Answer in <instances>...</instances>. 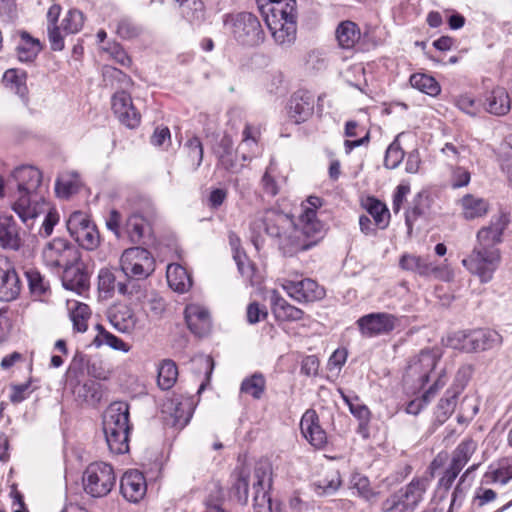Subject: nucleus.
Wrapping results in <instances>:
<instances>
[{"mask_svg": "<svg viewBox=\"0 0 512 512\" xmlns=\"http://www.w3.org/2000/svg\"><path fill=\"white\" fill-rule=\"evenodd\" d=\"M17 184V192H43L42 173L33 166L23 165L11 174Z\"/></svg>", "mask_w": 512, "mask_h": 512, "instance_id": "5701e85b", "label": "nucleus"}, {"mask_svg": "<svg viewBox=\"0 0 512 512\" xmlns=\"http://www.w3.org/2000/svg\"><path fill=\"white\" fill-rule=\"evenodd\" d=\"M77 177H69L68 175H61L55 184V192L58 197L67 199L78 191Z\"/></svg>", "mask_w": 512, "mask_h": 512, "instance_id": "6e6d98bb", "label": "nucleus"}, {"mask_svg": "<svg viewBox=\"0 0 512 512\" xmlns=\"http://www.w3.org/2000/svg\"><path fill=\"white\" fill-rule=\"evenodd\" d=\"M155 258L145 248L131 247L125 249L120 257V268L128 280L148 278L155 271Z\"/></svg>", "mask_w": 512, "mask_h": 512, "instance_id": "0eeeda50", "label": "nucleus"}, {"mask_svg": "<svg viewBox=\"0 0 512 512\" xmlns=\"http://www.w3.org/2000/svg\"><path fill=\"white\" fill-rule=\"evenodd\" d=\"M45 265L52 269H61L81 259L78 248L65 238L56 237L47 242L42 249Z\"/></svg>", "mask_w": 512, "mask_h": 512, "instance_id": "9b49d317", "label": "nucleus"}, {"mask_svg": "<svg viewBox=\"0 0 512 512\" xmlns=\"http://www.w3.org/2000/svg\"><path fill=\"white\" fill-rule=\"evenodd\" d=\"M116 483L113 467L105 462H93L83 474L84 491L92 497L101 498L108 495Z\"/></svg>", "mask_w": 512, "mask_h": 512, "instance_id": "6e6552de", "label": "nucleus"}, {"mask_svg": "<svg viewBox=\"0 0 512 512\" xmlns=\"http://www.w3.org/2000/svg\"><path fill=\"white\" fill-rule=\"evenodd\" d=\"M472 373L473 369L470 365H463L459 367L454 376L453 383L448 388V390L455 392L457 395H460L470 381Z\"/></svg>", "mask_w": 512, "mask_h": 512, "instance_id": "13d9d810", "label": "nucleus"}, {"mask_svg": "<svg viewBox=\"0 0 512 512\" xmlns=\"http://www.w3.org/2000/svg\"><path fill=\"white\" fill-rule=\"evenodd\" d=\"M21 291V281L14 268L0 278V300L12 301Z\"/></svg>", "mask_w": 512, "mask_h": 512, "instance_id": "c9c22d12", "label": "nucleus"}, {"mask_svg": "<svg viewBox=\"0 0 512 512\" xmlns=\"http://www.w3.org/2000/svg\"><path fill=\"white\" fill-rule=\"evenodd\" d=\"M96 329L98 331V334L93 340V344L96 347H100L102 345H107L110 348L121 351L124 353H127L130 351V345L124 342L119 337L115 336L114 334L110 333L109 331L105 330V328L102 325H97Z\"/></svg>", "mask_w": 512, "mask_h": 512, "instance_id": "79ce46f5", "label": "nucleus"}, {"mask_svg": "<svg viewBox=\"0 0 512 512\" xmlns=\"http://www.w3.org/2000/svg\"><path fill=\"white\" fill-rule=\"evenodd\" d=\"M270 304L274 316L280 321L296 322L305 315L302 309L287 302L276 290L270 294Z\"/></svg>", "mask_w": 512, "mask_h": 512, "instance_id": "bb28decb", "label": "nucleus"}, {"mask_svg": "<svg viewBox=\"0 0 512 512\" xmlns=\"http://www.w3.org/2000/svg\"><path fill=\"white\" fill-rule=\"evenodd\" d=\"M67 229L74 240L86 250H94L100 244V234L89 215L82 211L73 212L67 220Z\"/></svg>", "mask_w": 512, "mask_h": 512, "instance_id": "f8f14e48", "label": "nucleus"}, {"mask_svg": "<svg viewBox=\"0 0 512 512\" xmlns=\"http://www.w3.org/2000/svg\"><path fill=\"white\" fill-rule=\"evenodd\" d=\"M259 132L257 129L251 127L250 125H246L242 136V142L238 146L237 153L241 154V157L244 161L251 159L257 152V136Z\"/></svg>", "mask_w": 512, "mask_h": 512, "instance_id": "c03bdc74", "label": "nucleus"}, {"mask_svg": "<svg viewBox=\"0 0 512 512\" xmlns=\"http://www.w3.org/2000/svg\"><path fill=\"white\" fill-rule=\"evenodd\" d=\"M167 282L176 292H187L192 286V280L184 267L179 264H170L166 272Z\"/></svg>", "mask_w": 512, "mask_h": 512, "instance_id": "7c9ffc66", "label": "nucleus"}, {"mask_svg": "<svg viewBox=\"0 0 512 512\" xmlns=\"http://www.w3.org/2000/svg\"><path fill=\"white\" fill-rule=\"evenodd\" d=\"M184 314L187 326L195 336L204 337L210 333L212 322L206 307L192 303L186 306Z\"/></svg>", "mask_w": 512, "mask_h": 512, "instance_id": "aec40b11", "label": "nucleus"}, {"mask_svg": "<svg viewBox=\"0 0 512 512\" xmlns=\"http://www.w3.org/2000/svg\"><path fill=\"white\" fill-rule=\"evenodd\" d=\"M274 172L273 164L271 163L266 169L261 179V186L263 191L270 196H276L279 193V185L272 176Z\"/></svg>", "mask_w": 512, "mask_h": 512, "instance_id": "69168bd1", "label": "nucleus"}, {"mask_svg": "<svg viewBox=\"0 0 512 512\" xmlns=\"http://www.w3.org/2000/svg\"><path fill=\"white\" fill-rule=\"evenodd\" d=\"M44 214H46V216L42 222L39 233L43 237H48L52 234L54 226L59 221V214L55 209H52L50 206Z\"/></svg>", "mask_w": 512, "mask_h": 512, "instance_id": "338daca9", "label": "nucleus"}, {"mask_svg": "<svg viewBox=\"0 0 512 512\" xmlns=\"http://www.w3.org/2000/svg\"><path fill=\"white\" fill-rule=\"evenodd\" d=\"M26 79V72L18 69H9L4 73L2 81L7 88L22 99H25L28 93Z\"/></svg>", "mask_w": 512, "mask_h": 512, "instance_id": "e433bc0d", "label": "nucleus"}, {"mask_svg": "<svg viewBox=\"0 0 512 512\" xmlns=\"http://www.w3.org/2000/svg\"><path fill=\"white\" fill-rule=\"evenodd\" d=\"M470 172L460 166L455 167L451 174V187L458 189L467 186L470 183Z\"/></svg>", "mask_w": 512, "mask_h": 512, "instance_id": "774afa93", "label": "nucleus"}, {"mask_svg": "<svg viewBox=\"0 0 512 512\" xmlns=\"http://www.w3.org/2000/svg\"><path fill=\"white\" fill-rule=\"evenodd\" d=\"M116 32L123 39H132L140 34L141 29L130 19L123 18L118 21Z\"/></svg>", "mask_w": 512, "mask_h": 512, "instance_id": "0e129e2a", "label": "nucleus"}, {"mask_svg": "<svg viewBox=\"0 0 512 512\" xmlns=\"http://www.w3.org/2000/svg\"><path fill=\"white\" fill-rule=\"evenodd\" d=\"M357 325L362 336L372 338L392 332L399 325V318L385 312L370 313L360 317Z\"/></svg>", "mask_w": 512, "mask_h": 512, "instance_id": "4468645a", "label": "nucleus"}, {"mask_svg": "<svg viewBox=\"0 0 512 512\" xmlns=\"http://www.w3.org/2000/svg\"><path fill=\"white\" fill-rule=\"evenodd\" d=\"M150 230L148 221L140 214L134 213L126 221L125 231L132 243H138Z\"/></svg>", "mask_w": 512, "mask_h": 512, "instance_id": "58836bf2", "label": "nucleus"}, {"mask_svg": "<svg viewBox=\"0 0 512 512\" xmlns=\"http://www.w3.org/2000/svg\"><path fill=\"white\" fill-rule=\"evenodd\" d=\"M351 485L357 491V494L367 501L372 500L376 496L366 476L354 474L351 478Z\"/></svg>", "mask_w": 512, "mask_h": 512, "instance_id": "052dcab7", "label": "nucleus"}, {"mask_svg": "<svg viewBox=\"0 0 512 512\" xmlns=\"http://www.w3.org/2000/svg\"><path fill=\"white\" fill-rule=\"evenodd\" d=\"M42 46L38 39L31 37L27 32L20 34V42L17 45V56L21 62H32L39 52Z\"/></svg>", "mask_w": 512, "mask_h": 512, "instance_id": "f704fd0d", "label": "nucleus"}, {"mask_svg": "<svg viewBox=\"0 0 512 512\" xmlns=\"http://www.w3.org/2000/svg\"><path fill=\"white\" fill-rule=\"evenodd\" d=\"M178 369L172 360H164L158 368L157 382L161 389L168 390L176 382Z\"/></svg>", "mask_w": 512, "mask_h": 512, "instance_id": "09e8293b", "label": "nucleus"}, {"mask_svg": "<svg viewBox=\"0 0 512 512\" xmlns=\"http://www.w3.org/2000/svg\"><path fill=\"white\" fill-rule=\"evenodd\" d=\"M29 288L34 295H44L49 288V284L44 277L36 269H28L25 271Z\"/></svg>", "mask_w": 512, "mask_h": 512, "instance_id": "bf43d9fd", "label": "nucleus"}, {"mask_svg": "<svg viewBox=\"0 0 512 512\" xmlns=\"http://www.w3.org/2000/svg\"><path fill=\"white\" fill-rule=\"evenodd\" d=\"M458 340H463L461 345H453L454 348L466 352L484 351L498 347L502 343V336L495 330L480 329L468 334L458 333Z\"/></svg>", "mask_w": 512, "mask_h": 512, "instance_id": "2eb2a0df", "label": "nucleus"}, {"mask_svg": "<svg viewBox=\"0 0 512 512\" xmlns=\"http://www.w3.org/2000/svg\"><path fill=\"white\" fill-rule=\"evenodd\" d=\"M484 478L488 484L505 485L512 479V465L507 460L500 461L497 466L490 465Z\"/></svg>", "mask_w": 512, "mask_h": 512, "instance_id": "37998d69", "label": "nucleus"}, {"mask_svg": "<svg viewBox=\"0 0 512 512\" xmlns=\"http://www.w3.org/2000/svg\"><path fill=\"white\" fill-rule=\"evenodd\" d=\"M468 148L458 139L453 142H447L441 149L442 154L451 162H458Z\"/></svg>", "mask_w": 512, "mask_h": 512, "instance_id": "e2e57ef3", "label": "nucleus"}, {"mask_svg": "<svg viewBox=\"0 0 512 512\" xmlns=\"http://www.w3.org/2000/svg\"><path fill=\"white\" fill-rule=\"evenodd\" d=\"M137 284L133 281H116V276L109 269H101L98 275V288L106 294L117 292L122 296L131 297L134 294Z\"/></svg>", "mask_w": 512, "mask_h": 512, "instance_id": "a878e982", "label": "nucleus"}, {"mask_svg": "<svg viewBox=\"0 0 512 512\" xmlns=\"http://www.w3.org/2000/svg\"><path fill=\"white\" fill-rule=\"evenodd\" d=\"M341 484L340 475L332 471L324 479L314 482V490L318 495H331L338 490Z\"/></svg>", "mask_w": 512, "mask_h": 512, "instance_id": "603ef678", "label": "nucleus"}, {"mask_svg": "<svg viewBox=\"0 0 512 512\" xmlns=\"http://www.w3.org/2000/svg\"><path fill=\"white\" fill-rule=\"evenodd\" d=\"M510 223L509 214L499 211L493 215L489 225L479 229L476 244L471 253L462 260V265L481 283H489L500 267L502 254L499 245Z\"/></svg>", "mask_w": 512, "mask_h": 512, "instance_id": "f257e3e1", "label": "nucleus"}, {"mask_svg": "<svg viewBox=\"0 0 512 512\" xmlns=\"http://www.w3.org/2000/svg\"><path fill=\"white\" fill-rule=\"evenodd\" d=\"M432 385L423 393L426 402H430L438 392L446 385L448 376L445 369L441 368L432 376Z\"/></svg>", "mask_w": 512, "mask_h": 512, "instance_id": "680f3d73", "label": "nucleus"}, {"mask_svg": "<svg viewBox=\"0 0 512 512\" xmlns=\"http://www.w3.org/2000/svg\"><path fill=\"white\" fill-rule=\"evenodd\" d=\"M322 205V200L316 196H310L307 204L302 206V213L299 216L301 233L315 243L322 236L323 224L317 219L316 210Z\"/></svg>", "mask_w": 512, "mask_h": 512, "instance_id": "f3484780", "label": "nucleus"}, {"mask_svg": "<svg viewBox=\"0 0 512 512\" xmlns=\"http://www.w3.org/2000/svg\"><path fill=\"white\" fill-rule=\"evenodd\" d=\"M279 284L287 295L298 303H311L324 298L325 290L315 280L290 273Z\"/></svg>", "mask_w": 512, "mask_h": 512, "instance_id": "1a4fd4ad", "label": "nucleus"}, {"mask_svg": "<svg viewBox=\"0 0 512 512\" xmlns=\"http://www.w3.org/2000/svg\"><path fill=\"white\" fill-rule=\"evenodd\" d=\"M112 110L126 127L133 129L139 125L141 116L133 106L131 96L125 91H119L113 95Z\"/></svg>", "mask_w": 512, "mask_h": 512, "instance_id": "6ab92c4d", "label": "nucleus"}, {"mask_svg": "<svg viewBox=\"0 0 512 512\" xmlns=\"http://www.w3.org/2000/svg\"><path fill=\"white\" fill-rule=\"evenodd\" d=\"M84 24V15L81 11L69 10L61 22V29L66 34L78 33Z\"/></svg>", "mask_w": 512, "mask_h": 512, "instance_id": "5fc2aeb1", "label": "nucleus"}, {"mask_svg": "<svg viewBox=\"0 0 512 512\" xmlns=\"http://www.w3.org/2000/svg\"><path fill=\"white\" fill-rule=\"evenodd\" d=\"M120 491L127 501L139 502L147 491L144 475L138 470L125 472L120 481Z\"/></svg>", "mask_w": 512, "mask_h": 512, "instance_id": "412c9836", "label": "nucleus"}, {"mask_svg": "<svg viewBox=\"0 0 512 512\" xmlns=\"http://www.w3.org/2000/svg\"><path fill=\"white\" fill-rule=\"evenodd\" d=\"M409 82L413 88L432 97L438 96L441 92V87L437 80L424 73L412 74Z\"/></svg>", "mask_w": 512, "mask_h": 512, "instance_id": "ea45409f", "label": "nucleus"}, {"mask_svg": "<svg viewBox=\"0 0 512 512\" xmlns=\"http://www.w3.org/2000/svg\"><path fill=\"white\" fill-rule=\"evenodd\" d=\"M251 240L257 250L264 242V235L276 239L284 254L292 255L315 245L301 233L299 223L292 217L276 209H266L255 213L250 223Z\"/></svg>", "mask_w": 512, "mask_h": 512, "instance_id": "f03ea898", "label": "nucleus"}, {"mask_svg": "<svg viewBox=\"0 0 512 512\" xmlns=\"http://www.w3.org/2000/svg\"><path fill=\"white\" fill-rule=\"evenodd\" d=\"M91 311L88 305L75 302V307L71 309L70 317L73 322V328L77 332H85L88 328L87 322Z\"/></svg>", "mask_w": 512, "mask_h": 512, "instance_id": "3c124183", "label": "nucleus"}, {"mask_svg": "<svg viewBox=\"0 0 512 512\" xmlns=\"http://www.w3.org/2000/svg\"><path fill=\"white\" fill-rule=\"evenodd\" d=\"M398 135L394 141L388 146L385 157H384V165L388 169L397 168L404 159L405 152L400 146Z\"/></svg>", "mask_w": 512, "mask_h": 512, "instance_id": "864d4df0", "label": "nucleus"}, {"mask_svg": "<svg viewBox=\"0 0 512 512\" xmlns=\"http://www.w3.org/2000/svg\"><path fill=\"white\" fill-rule=\"evenodd\" d=\"M18 226L12 216H0V246L4 249L18 250L21 247Z\"/></svg>", "mask_w": 512, "mask_h": 512, "instance_id": "c756f323", "label": "nucleus"}, {"mask_svg": "<svg viewBox=\"0 0 512 512\" xmlns=\"http://www.w3.org/2000/svg\"><path fill=\"white\" fill-rule=\"evenodd\" d=\"M103 432L111 453L129 451V405L126 402L111 403L103 415Z\"/></svg>", "mask_w": 512, "mask_h": 512, "instance_id": "39448f33", "label": "nucleus"}, {"mask_svg": "<svg viewBox=\"0 0 512 512\" xmlns=\"http://www.w3.org/2000/svg\"><path fill=\"white\" fill-rule=\"evenodd\" d=\"M257 2L274 41L281 46L293 44L297 34L296 0H257Z\"/></svg>", "mask_w": 512, "mask_h": 512, "instance_id": "20e7f679", "label": "nucleus"}, {"mask_svg": "<svg viewBox=\"0 0 512 512\" xmlns=\"http://www.w3.org/2000/svg\"><path fill=\"white\" fill-rule=\"evenodd\" d=\"M477 449V443L472 438L464 439L454 450L450 465L456 470H462Z\"/></svg>", "mask_w": 512, "mask_h": 512, "instance_id": "a19ab883", "label": "nucleus"}, {"mask_svg": "<svg viewBox=\"0 0 512 512\" xmlns=\"http://www.w3.org/2000/svg\"><path fill=\"white\" fill-rule=\"evenodd\" d=\"M266 381L262 374L255 373L245 378L240 387L241 393L252 396L254 399H260L265 391Z\"/></svg>", "mask_w": 512, "mask_h": 512, "instance_id": "8fccbe9b", "label": "nucleus"}, {"mask_svg": "<svg viewBox=\"0 0 512 512\" xmlns=\"http://www.w3.org/2000/svg\"><path fill=\"white\" fill-rule=\"evenodd\" d=\"M441 358L439 349L422 350L409 364V373L417 376L422 386L431 381Z\"/></svg>", "mask_w": 512, "mask_h": 512, "instance_id": "dca6fc26", "label": "nucleus"}, {"mask_svg": "<svg viewBox=\"0 0 512 512\" xmlns=\"http://www.w3.org/2000/svg\"><path fill=\"white\" fill-rule=\"evenodd\" d=\"M361 32L357 24L352 21L341 22L336 29V39L344 49H350L360 40Z\"/></svg>", "mask_w": 512, "mask_h": 512, "instance_id": "72a5a7b5", "label": "nucleus"}, {"mask_svg": "<svg viewBox=\"0 0 512 512\" xmlns=\"http://www.w3.org/2000/svg\"><path fill=\"white\" fill-rule=\"evenodd\" d=\"M12 210L28 227H32L36 218L49 209L44 192H17L11 205Z\"/></svg>", "mask_w": 512, "mask_h": 512, "instance_id": "ddd939ff", "label": "nucleus"}, {"mask_svg": "<svg viewBox=\"0 0 512 512\" xmlns=\"http://www.w3.org/2000/svg\"><path fill=\"white\" fill-rule=\"evenodd\" d=\"M314 112V97L306 92L295 93L288 104L289 119L300 124L307 121Z\"/></svg>", "mask_w": 512, "mask_h": 512, "instance_id": "b1692460", "label": "nucleus"}, {"mask_svg": "<svg viewBox=\"0 0 512 512\" xmlns=\"http://www.w3.org/2000/svg\"><path fill=\"white\" fill-rule=\"evenodd\" d=\"M339 393L344 402L349 407L351 414L360 421V428L366 426L370 420L371 415L369 408L366 405L360 403L357 396L350 397L345 394L342 389H339Z\"/></svg>", "mask_w": 512, "mask_h": 512, "instance_id": "49530a36", "label": "nucleus"}, {"mask_svg": "<svg viewBox=\"0 0 512 512\" xmlns=\"http://www.w3.org/2000/svg\"><path fill=\"white\" fill-rule=\"evenodd\" d=\"M403 270L416 273L423 277L432 275L433 263L427 257L414 254H403L399 260Z\"/></svg>", "mask_w": 512, "mask_h": 512, "instance_id": "2f4dec72", "label": "nucleus"}, {"mask_svg": "<svg viewBox=\"0 0 512 512\" xmlns=\"http://www.w3.org/2000/svg\"><path fill=\"white\" fill-rule=\"evenodd\" d=\"M187 150V158L193 170H196L203 160V147L201 141L197 137H192L185 144Z\"/></svg>", "mask_w": 512, "mask_h": 512, "instance_id": "4d7b16f0", "label": "nucleus"}, {"mask_svg": "<svg viewBox=\"0 0 512 512\" xmlns=\"http://www.w3.org/2000/svg\"><path fill=\"white\" fill-rule=\"evenodd\" d=\"M223 23L226 31L242 45L256 46L264 40V31L260 21L252 13L241 12L225 15Z\"/></svg>", "mask_w": 512, "mask_h": 512, "instance_id": "423d86ee", "label": "nucleus"}, {"mask_svg": "<svg viewBox=\"0 0 512 512\" xmlns=\"http://www.w3.org/2000/svg\"><path fill=\"white\" fill-rule=\"evenodd\" d=\"M235 477L232 490L240 503H247L251 485L255 512H281L279 506L274 505L268 496L272 483V465L267 459L257 461L253 471L246 465L241 466L236 471Z\"/></svg>", "mask_w": 512, "mask_h": 512, "instance_id": "7ed1b4c3", "label": "nucleus"}, {"mask_svg": "<svg viewBox=\"0 0 512 512\" xmlns=\"http://www.w3.org/2000/svg\"><path fill=\"white\" fill-rule=\"evenodd\" d=\"M487 111L498 116L505 115L511 108V102L507 91L497 87L486 98Z\"/></svg>", "mask_w": 512, "mask_h": 512, "instance_id": "473e14b6", "label": "nucleus"}, {"mask_svg": "<svg viewBox=\"0 0 512 512\" xmlns=\"http://www.w3.org/2000/svg\"><path fill=\"white\" fill-rule=\"evenodd\" d=\"M111 325L121 333H133L136 329L142 328V323L132 308L126 305H119L111 312Z\"/></svg>", "mask_w": 512, "mask_h": 512, "instance_id": "393cba45", "label": "nucleus"}, {"mask_svg": "<svg viewBox=\"0 0 512 512\" xmlns=\"http://www.w3.org/2000/svg\"><path fill=\"white\" fill-rule=\"evenodd\" d=\"M458 205L461 208L462 216L466 220L484 217L490 209L488 200L473 194L464 195L458 200Z\"/></svg>", "mask_w": 512, "mask_h": 512, "instance_id": "c85d7f7f", "label": "nucleus"}, {"mask_svg": "<svg viewBox=\"0 0 512 512\" xmlns=\"http://www.w3.org/2000/svg\"><path fill=\"white\" fill-rule=\"evenodd\" d=\"M363 207L373 218L375 226L384 229L389 224L390 213L386 205L381 201L369 197L363 203Z\"/></svg>", "mask_w": 512, "mask_h": 512, "instance_id": "4c0bfd02", "label": "nucleus"}, {"mask_svg": "<svg viewBox=\"0 0 512 512\" xmlns=\"http://www.w3.org/2000/svg\"><path fill=\"white\" fill-rule=\"evenodd\" d=\"M182 16L190 23H200L204 19V4L201 0H176Z\"/></svg>", "mask_w": 512, "mask_h": 512, "instance_id": "de8ad7c7", "label": "nucleus"}, {"mask_svg": "<svg viewBox=\"0 0 512 512\" xmlns=\"http://www.w3.org/2000/svg\"><path fill=\"white\" fill-rule=\"evenodd\" d=\"M192 401L189 398L174 397L169 399L163 408V413H168L167 424L183 429L192 417Z\"/></svg>", "mask_w": 512, "mask_h": 512, "instance_id": "a211bd4d", "label": "nucleus"}, {"mask_svg": "<svg viewBox=\"0 0 512 512\" xmlns=\"http://www.w3.org/2000/svg\"><path fill=\"white\" fill-rule=\"evenodd\" d=\"M429 486L427 477L413 479L405 488L391 495L382 503L383 512L402 511L414 509L424 497Z\"/></svg>", "mask_w": 512, "mask_h": 512, "instance_id": "9d476101", "label": "nucleus"}, {"mask_svg": "<svg viewBox=\"0 0 512 512\" xmlns=\"http://www.w3.org/2000/svg\"><path fill=\"white\" fill-rule=\"evenodd\" d=\"M300 429L305 439L315 448H322L327 443L326 432L319 424L315 410H307L300 421Z\"/></svg>", "mask_w": 512, "mask_h": 512, "instance_id": "4be33fe9", "label": "nucleus"}, {"mask_svg": "<svg viewBox=\"0 0 512 512\" xmlns=\"http://www.w3.org/2000/svg\"><path fill=\"white\" fill-rule=\"evenodd\" d=\"M457 394L446 390L443 397L439 400L435 408V419L439 424H443L454 412L457 405Z\"/></svg>", "mask_w": 512, "mask_h": 512, "instance_id": "a18cd8bd", "label": "nucleus"}, {"mask_svg": "<svg viewBox=\"0 0 512 512\" xmlns=\"http://www.w3.org/2000/svg\"><path fill=\"white\" fill-rule=\"evenodd\" d=\"M61 269L63 270L62 284L65 289L80 294L87 288L88 276L81 267L80 261L64 266Z\"/></svg>", "mask_w": 512, "mask_h": 512, "instance_id": "cd10ccee", "label": "nucleus"}]
</instances>
